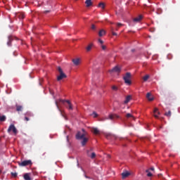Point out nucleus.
<instances>
[{
	"label": "nucleus",
	"mask_w": 180,
	"mask_h": 180,
	"mask_svg": "<svg viewBox=\"0 0 180 180\" xmlns=\"http://www.w3.org/2000/svg\"><path fill=\"white\" fill-rule=\"evenodd\" d=\"M81 132L80 131H77L76 134V140H81V144L82 147H85L86 146V143L89 141V139L86 137V131H85V129H82Z\"/></svg>",
	"instance_id": "1"
},
{
	"label": "nucleus",
	"mask_w": 180,
	"mask_h": 180,
	"mask_svg": "<svg viewBox=\"0 0 180 180\" xmlns=\"http://www.w3.org/2000/svg\"><path fill=\"white\" fill-rule=\"evenodd\" d=\"M65 102L68 103V106L67 107L69 110H72V104H71V101L68 100H63V99H58L56 100L55 103L56 105L57 109L59 110L60 112H61V115H63V112L60 109V103H65Z\"/></svg>",
	"instance_id": "2"
},
{
	"label": "nucleus",
	"mask_w": 180,
	"mask_h": 180,
	"mask_svg": "<svg viewBox=\"0 0 180 180\" xmlns=\"http://www.w3.org/2000/svg\"><path fill=\"white\" fill-rule=\"evenodd\" d=\"M57 70L59 72V75L57 77V81H61V79H64V78H67V75L64 73L61 67H58Z\"/></svg>",
	"instance_id": "3"
},
{
	"label": "nucleus",
	"mask_w": 180,
	"mask_h": 180,
	"mask_svg": "<svg viewBox=\"0 0 180 180\" xmlns=\"http://www.w3.org/2000/svg\"><path fill=\"white\" fill-rule=\"evenodd\" d=\"M131 78V74H130V72H127L125 76H124L123 79L127 85H131V80H130Z\"/></svg>",
	"instance_id": "4"
},
{
	"label": "nucleus",
	"mask_w": 180,
	"mask_h": 180,
	"mask_svg": "<svg viewBox=\"0 0 180 180\" xmlns=\"http://www.w3.org/2000/svg\"><path fill=\"white\" fill-rule=\"evenodd\" d=\"M18 165L20 167H27L29 165L32 167V165H33V162L30 160H23L21 162H18Z\"/></svg>",
	"instance_id": "5"
},
{
	"label": "nucleus",
	"mask_w": 180,
	"mask_h": 180,
	"mask_svg": "<svg viewBox=\"0 0 180 180\" xmlns=\"http://www.w3.org/2000/svg\"><path fill=\"white\" fill-rule=\"evenodd\" d=\"M11 131H13L14 134H18V129H16V127H15V124H11L8 129V133H11Z\"/></svg>",
	"instance_id": "6"
},
{
	"label": "nucleus",
	"mask_w": 180,
	"mask_h": 180,
	"mask_svg": "<svg viewBox=\"0 0 180 180\" xmlns=\"http://www.w3.org/2000/svg\"><path fill=\"white\" fill-rule=\"evenodd\" d=\"M122 71V68H120V67H119L118 65L114 67L112 69L109 70V72H110V74L113 73V72H116L117 74L120 73V72Z\"/></svg>",
	"instance_id": "7"
},
{
	"label": "nucleus",
	"mask_w": 180,
	"mask_h": 180,
	"mask_svg": "<svg viewBox=\"0 0 180 180\" xmlns=\"http://www.w3.org/2000/svg\"><path fill=\"white\" fill-rule=\"evenodd\" d=\"M110 120H114V119H120V117L116 114H111L108 116Z\"/></svg>",
	"instance_id": "8"
},
{
	"label": "nucleus",
	"mask_w": 180,
	"mask_h": 180,
	"mask_svg": "<svg viewBox=\"0 0 180 180\" xmlns=\"http://www.w3.org/2000/svg\"><path fill=\"white\" fill-rule=\"evenodd\" d=\"M87 155L88 157H90V158H91V160H94V158H95L96 157V154L95 153H91L89 152V150H87Z\"/></svg>",
	"instance_id": "9"
},
{
	"label": "nucleus",
	"mask_w": 180,
	"mask_h": 180,
	"mask_svg": "<svg viewBox=\"0 0 180 180\" xmlns=\"http://www.w3.org/2000/svg\"><path fill=\"white\" fill-rule=\"evenodd\" d=\"M105 137L108 139V140H114L116 139V136L112 135L111 134H107Z\"/></svg>",
	"instance_id": "10"
},
{
	"label": "nucleus",
	"mask_w": 180,
	"mask_h": 180,
	"mask_svg": "<svg viewBox=\"0 0 180 180\" xmlns=\"http://www.w3.org/2000/svg\"><path fill=\"white\" fill-rule=\"evenodd\" d=\"M143 19V15H140L139 16L134 18V22H136V23H138Z\"/></svg>",
	"instance_id": "11"
},
{
	"label": "nucleus",
	"mask_w": 180,
	"mask_h": 180,
	"mask_svg": "<svg viewBox=\"0 0 180 180\" xmlns=\"http://www.w3.org/2000/svg\"><path fill=\"white\" fill-rule=\"evenodd\" d=\"M130 175V172H124L122 173V179L127 178Z\"/></svg>",
	"instance_id": "12"
},
{
	"label": "nucleus",
	"mask_w": 180,
	"mask_h": 180,
	"mask_svg": "<svg viewBox=\"0 0 180 180\" xmlns=\"http://www.w3.org/2000/svg\"><path fill=\"white\" fill-rule=\"evenodd\" d=\"M23 178L25 180H32V178H30V173H25Z\"/></svg>",
	"instance_id": "13"
},
{
	"label": "nucleus",
	"mask_w": 180,
	"mask_h": 180,
	"mask_svg": "<svg viewBox=\"0 0 180 180\" xmlns=\"http://www.w3.org/2000/svg\"><path fill=\"white\" fill-rule=\"evenodd\" d=\"M72 63L75 65H79L80 59L79 58L72 59Z\"/></svg>",
	"instance_id": "14"
},
{
	"label": "nucleus",
	"mask_w": 180,
	"mask_h": 180,
	"mask_svg": "<svg viewBox=\"0 0 180 180\" xmlns=\"http://www.w3.org/2000/svg\"><path fill=\"white\" fill-rule=\"evenodd\" d=\"M85 4L86 8H89V6H92V0H86Z\"/></svg>",
	"instance_id": "15"
},
{
	"label": "nucleus",
	"mask_w": 180,
	"mask_h": 180,
	"mask_svg": "<svg viewBox=\"0 0 180 180\" xmlns=\"http://www.w3.org/2000/svg\"><path fill=\"white\" fill-rule=\"evenodd\" d=\"M106 34V32L104 30H101L98 32V36L102 37V36H105Z\"/></svg>",
	"instance_id": "16"
},
{
	"label": "nucleus",
	"mask_w": 180,
	"mask_h": 180,
	"mask_svg": "<svg viewBox=\"0 0 180 180\" xmlns=\"http://www.w3.org/2000/svg\"><path fill=\"white\" fill-rule=\"evenodd\" d=\"M131 101V96H127L124 101V103H129Z\"/></svg>",
	"instance_id": "17"
},
{
	"label": "nucleus",
	"mask_w": 180,
	"mask_h": 180,
	"mask_svg": "<svg viewBox=\"0 0 180 180\" xmlns=\"http://www.w3.org/2000/svg\"><path fill=\"white\" fill-rule=\"evenodd\" d=\"M91 131L92 133H94V134H99L101 133L99 129H98L97 128H93Z\"/></svg>",
	"instance_id": "18"
},
{
	"label": "nucleus",
	"mask_w": 180,
	"mask_h": 180,
	"mask_svg": "<svg viewBox=\"0 0 180 180\" xmlns=\"http://www.w3.org/2000/svg\"><path fill=\"white\" fill-rule=\"evenodd\" d=\"M92 47H94V44H89L86 48V51H91Z\"/></svg>",
	"instance_id": "19"
},
{
	"label": "nucleus",
	"mask_w": 180,
	"mask_h": 180,
	"mask_svg": "<svg viewBox=\"0 0 180 180\" xmlns=\"http://www.w3.org/2000/svg\"><path fill=\"white\" fill-rule=\"evenodd\" d=\"M17 112H22L23 110V107L22 105H15Z\"/></svg>",
	"instance_id": "20"
},
{
	"label": "nucleus",
	"mask_w": 180,
	"mask_h": 180,
	"mask_svg": "<svg viewBox=\"0 0 180 180\" xmlns=\"http://www.w3.org/2000/svg\"><path fill=\"white\" fill-rule=\"evenodd\" d=\"M154 117H155V119H158V115H157L155 113H158V115H160V112H158V108H155L154 111H153Z\"/></svg>",
	"instance_id": "21"
},
{
	"label": "nucleus",
	"mask_w": 180,
	"mask_h": 180,
	"mask_svg": "<svg viewBox=\"0 0 180 180\" xmlns=\"http://www.w3.org/2000/svg\"><path fill=\"white\" fill-rule=\"evenodd\" d=\"M146 98L148 99V101H154V98L151 97V94L150 93H148L146 94Z\"/></svg>",
	"instance_id": "22"
},
{
	"label": "nucleus",
	"mask_w": 180,
	"mask_h": 180,
	"mask_svg": "<svg viewBox=\"0 0 180 180\" xmlns=\"http://www.w3.org/2000/svg\"><path fill=\"white\" fill-rule=\"evenodd\" d=\"M148 78H150V75H146L143 77V80L144 81V82L148 81Z\"/></svg>",
	"instance_id": "23"
},
{
	"label": "nucleus",
	"mask_w": 180,
	"mask_h": 180,
	"mask_svg": "<svg viewBox=\"0 0 180 180\" xmlns=\"http://www.w3.org/2000/svg\"><path fill=\"white\" fill-rule=\"evenodd\" d=\"M5 120H6V116L5 115H0V122H5Z\"/></svg>",
	"instance_id": "24"
},
{
	"label": "nucleus",
	"mask_w": 180,
	"mask_h": 180,
	"mask_svg": "<svg viewBox=\"0 0 180 180\" xmlns=\"http://www.w3.org/2000/svg\"><path fill=\"white\" fill-rule=\"evenodd\" d=\"M98 8H101L102 9H105V3L98 4Z\"/></svg>",
	"instance_id": "25"
},
{
	"label": "nucleus",
	"mask_w": 180,
	"mask_h": 180,
	"mask_svg": "<svg viewBox=\"0 0 180 180\" xmlns=\"http://www.w3.org/2000/svg\"><path fill=\"white\" fill-rule=\"evenodd\" d=\"M111 32L112 36H117V33L115 32V29H113V27H111Z\"/></svg>",
	"instance_id": "26"
},
{
	"label": "nucleus",
	"mask_w": 180,
	"mask_h": 180,
	"mask_svg": "<svg viewBox=\"0 0 180 180\" xmlns=\"http://www.w3.org/2000/svg\"><path fill=\"white\" fill-rule=\"evenodd\" d=\"M165 116H167V117H171V115H172V112H171V110H169L167 112H165Z\"/></svg>",
	"instance_id": "27"
},
{
	"label": "nucleus",
	"mask_w": 180,
	"mask_h": 180,
	"mask_svg": "<svg viewBox=\"0 0 180 180\" xmlns=\"http://www.w3.org/2000/svg\"><path fill=\"white\" fill-rule=\"evenodd\" d=\"M146 172H147V176H153V174L150 172V169H147Z\"/></svg>",
	"instance_id": "28"
},
{
	"label": "nucleus",
	"mask_w": 180,
	"mask_h": 180,
	"mask_svg": "<svg viewBox=\"0 0 180 180\" xmlns=\"http://www.w3.org/2000/svg\"><path fill=\"white\" fill-rule=\"evenodd\" d=\"M11 176H13V178H16L18 176L17 172H11Z\"/></svg>",
	"instance_id": "29"
},
{
	"label": "nucleus",
	"mask_w": 180,
	"mask_h": 180,
	"mask_svg": "<svg viewBox=\"0 0 180 180\" xmlns=\"http://www.w3.org/2000/svg\"><path fill=\"white\" fill-rule=\"evenodd\" d=\"M91 115L94 117H98V113H96V112L94 111L93 113L91 114Z\"/></svg>",
	"instance_id": "30"
},
{
	"label": "nucleus",
	"mask_w": 180,
	"mask_h": 180,
	"mask_svg": "<svg viewBox=\"0 0 180 180\" xmlns=\"http://www.w3.org/2000/svg\"><path fill=\"white\" fill-rule=\"evenodd\" d=\"M18 16L20 19H25V14L23 13L20 14Z\"/></svg>",
	"instance_id": "31"
},
{
	"label": "nucleus",
	"mask_w": 180,
	"mask_h": 180,
	"mask_svg": "<svg viewBox=\"0 0 180 180\" xmlns=\"http://www.w3.org/2000/svg\"><path fill=\"white\" fill-rule=\"evenodd\" d=\"M98 41L100 46H103V41L102 39H99L98 40Z\"/></svg>",
	"instance_id": "32"
},
{
	"label": "nucleus",
	"mask_w": 180,
	"mask_h": 180,
	"mask_svg": "<svg viewBox=\"0 0 180 180\" xmlns=\"http://www.w3.org/2000/svg\"><path fill=\"white\" fill-rule=\"evenodd\" d=\"M126 117L129 118V117H133V115H132L131 114L127 113V114L126 115Z\"/></svg>",
	"instance_id": "33"
},
{
	"label": "nucleus",
	"mask_w": 180,
	"mask_h": 180,
	"mask_svg": "<svg viewBox=\"0 0 180 180\" xmlns=\"http://www.w3.org/2000/svg\"><path fill=\"white\" fill-rule=\"evenodd\" d=\"M112 91H117L118 88L116 86H112Z\"/></svg>",
	"instance_id": "34"
},
{
	"label": "nucleus",
	"mask_w": 180,
	"mask_h": 180,
	"mask_svg": "<svg viewBox=\"0 0 180 180\" xmlns=\"http://www.w3.org/2000/svg\"><path fill=\"white\" fill-rule=\"evenodd\" d=\"M101 47L102 50H106V46L103 44L101 46Z\"/></svg>",
	"instance_id": "35"
},
{
	"label": "nucleus",
	"mask_w": 180,
	"mask_h": 180,
	"mask_svg": "<svg viewBox=\"0 0 180 180\" xmlns=\"http://www.w3.org/2000/svg\"><path fill=\"white\" fill-rule=\"evenodd\" d=\"M91 29L92 30H95V29H96V27L95 26V25L94 24L91 25Z\"/></svg>",
	"instance_id": "36"
},
{
	"label": "nucleus",
	"mask_w": 180,
	"mask_h": 180,
	"mask_svg": "<svg viewBox=\"0 0 180 180\" xmlns=\"http://www.w3.org/2000/svg\"><path fill=\"white\" fill-rule=\"evenodd\" d=\"M9 41L7 42L8 46H11V37L8 38Z\"/></svg>",
	"instance_id": "37"
},
{
	"label": "nucleus",
	"mask_w": 180,
	"mask_h": 180,
	"mask_svg": "<svg viewBox=\"0 0 180 180\" xmlns=\"http://www.w3.org/2000/svg\"><path fill=\"white\" fill-rule=\"evenodd\" d=\"M167 58H168V60H172V55L169 54V55L167 56Z\"/></svg>",
	"instance_id": "38"
},
{
	"label": "nucleus",
	"mask_w": 180,
	"mask_h": 180,
	"mask_svg": "<svg viewBox=\"0 0 180 180\" xmlns=\"http://www.w3.org/2000/svg\"><path fill=\"white\" fill-rule=\"evenodd\" d=\"M122 25H123V24H122V23H120V22L117 23V27H120L122 26Z\"/></svg>",
	"instance_id": "39"
},
{
	"label": "nucleus",
	"mask_w": 180,
	"mask_h": 180,
	"mask_svg": "<svg viewBox=\"0 0 180 180\" xmlns=\"http://www.w3.org/2000/svg\"><path fill=\"white\" fill-rule=\"evenodd\" d=\"M25 120L26 122H29V120H30L29 119V117H25Z\"/></svg>",
	"instance_id": "40"
},
{
	"label": "nucleus",
	"mask_w": 180,
	"mask_h": 180,
	"mask_svg": "<svg viewBox=\"0 0 180 180\" xmlns=\"http://www.w3.org/2000/svg\"><path fill=\"white\" fill-rule=\"evenodd\" d=\"M84 176H85V178H86L87 179H91V177L86 176V174H84Z\"/></svg>",
	"instance_id": "41"
},
{
	"label": "nucleus",
	"mask_w": 180,
	"mask_h": 180,
	"mask_svg": "<svg viewBox=\"0 0 180 180\" xmlns=\"http://www.w3.org/2000/svg\"><path fill=\"white\" fill-rule=\"evenodd\" d=\"M44 13H50V11H45Z\"/></svg>",
	"instance_id": "42"
},
{
	"label": "nucleus",
	"mask_w": 180,
	"mask_h": 180,
	"mask_svg": "<svg viewBox=\"0 0 180 180\" xmlns=\"http://www.w3.org/2000/svg\"><path fill=\"white\" fill-rule=\"evenodd\" d=\"M149 171H154V167H150V168L149 169Z\"/></svg>",
	"instance_id": "43"
},
{
	"label": "nucleus",
	"mask_w": 180,
	"mask_h": 180,
	"mask_svg": "<svg viewBox=\"0 0 180 180\" xmlns=\"http://www.w3.org/2000/svg\"><path fill=\"white\" fill-rule=\"evenodd\" d=\"M150 32H155V29H150Z\"/></svg>",
	"instance_id": "44"
},
{
	"label": "nucleus",
	"mask_w": 180,
	"mask_h": 180,
	"mask_svg": "<svg viewBox=\"0 0 180 180\" xmlns=\"http://www.w3.org/2000/svg\"><path fill=\"white\" fill-rule=\"evenodd\" d=\"M131 51H132V53H134L135 50H134V49H132Z\"/></svg>",
	"instance_id": "45"
},
{
	"label": "nucleus",
	"mask_w": 180,
	"mask_h": 180,
	"mask_svg": "<svg viewBox=\"0 0 180 180\" xmlns=\"http://www.w3.org/2000/svg\"><path fill=\"white\" fill-rule=\"evenodd\" d=\"M115 30H116V32H117V30H119V28L115 29Z\"/></svg>",
	"instance_id": "46"
},
{
	"label": "nucleus",
	"mask_w": 180,
	"mask_h": 180,
	"mask_svg": "<svg viewBox=\"0 0 180 180\" xmlns=\"http://www.w3.org/2000/svg\"><path fill=\"white\" fill-rule=\"evenodd\" d=\"M94 149H90V151H92Z\"/></svg>",
	"instance_id": "47"
},
{
	"label": "nucleus",
	"mask_w": 180,
	"mask_h": 180,
	"mask_svg": "<svg viewBox=\"0 0 180 180\" xmlns=\"http://www.w3.org/2000/svg\"><path fill=\"white\" fill-rule=\"evenodd\" d=\"M0 174H1V170H0Z\"/></svg>",
	"instance_id": "48"
}]
</instances>
